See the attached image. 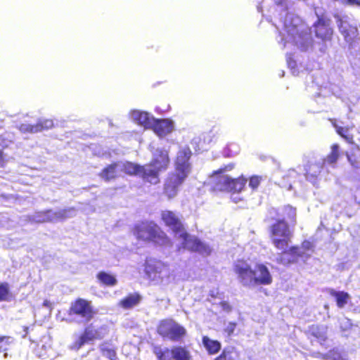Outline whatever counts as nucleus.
I'll return each mask as SVG.
<instances>
[{
    "mask_svg": "<svg viewBox=\"0 0 360 360\" xmlns=\"http://www.w3.org/2000/svg\"><path fill=\"white\" fill-rule=\"evenodd\" d=\"M296 210L290 205L285 206L281 212L279 210L271 207L268 210L264 218L265 222H272L269 226V236L274 247L282 250L288 247L292 237L288 221L292 224L296 223Z\"/></svg>",
    "mask_w": 360,
    "mask_h": 360,
    "instance_id": "1",
    "label": "nucleus"
},
{
    "mask_svg": "<svg viewBox=\"0 0 360 360\" xmlns=\"http://www.w3.org/2000/svg\"><path fill=\"white\" fill-rule=\"evenodd\" d=\"M192 151L188 146L181 148L174 161V171L168 174L165 180L163 193L168 198H174L180 186L184 184L191 171L190 159Z\"/></svg>",
    "mask_w": 360,
    "mask_h": 360,
    "instance_id": "2",
    "label": "nucleus"
},
{
    "mask_svg": "<svg viewBox=\"0 0 360 360\" xmlns=\"http://www.w3.org/2000/svg\"><path fill=\"white\" fill-rule=\"evenodd\" d=\"M233 271L244 286L269 285L273 282L268 267L262 263L257 264L255 269H252L247 260L239 259L233 264Z\"/></svg>",
    "mask_w": 360,
    "mask_h": 360,
    "instance_id": "3",
    "label": "nucleus"
},
{
    "mask_svg": "<svg viewBox=\"0 0 360 360\" xmlns=\"http://www.w3.org/2000/svg\"><path fill=\"white\" fill-rule=\"evenodd\" d=\"M131 232L139 240L150 242L158 245L170 243L167 233L153 221H141L134 224Z\"/></svg>",
    "mask_w": 360,
    "mask_h": 360,
    "instance_id": "4",
    "label": "nucleus"
},
{
    "mask_svg": "<svg viewBox=\"0 0 360 360\" xmlns=\"http://www.w3.org/2000/svg\"><path fill=\"white\" fill-rule=\"evenodd\" d=\"M170 162L168 150L165 148L155 149L152 153L150 162L144 165L148 184L150 185L158 184L160 182V173L169 169Z\"/></svg>",
    "mask_w": 360,
    "mask_h": 360,
    "instance_id": "5",
    "label": "nucleus"
},
{
    "mask_svg": "<svg viewBox=\"0 0 360 360\" xmlns=\"http://www.w3.org/2000/svg\"><path fill=\"white\" fill-rule=\"evenodd\" d=\"M157 333L163 339L179 342L186 335V328L173 319H164L157 326Z\"/></svg>",
    "mask_w": 360,
    "mask_h": 360,
    "instance_id": "6",
    "label": "nucleus"
},
{
    "mask_svg": "<svg viewBox=\"0 0 360 360\" xmlns=\"http://www.w3.org/2000/svg\"><path fill=\"white\" fill-rule=\"evenodd\" d=\"M68 314L72 317H79L86 322L90 321L96 314L91 302L83 298H77L71 302Z\"/></svg>",
    "mask_w": 360,
    "mask_h": 360,
    "instance_id": "7",
    "label": "nucleus"
},
{
    "mask_svg": "<svg viewBox=\"0 0 360 360\" xmlns=\"http://www.w3.org/2000/svg\"><path fill=\"white\" fill-rule=\"evenodd\" d=\"M153 353L158 360H192L191 352L186 347L179 345L165 349L155 347Z\"/></svg>",
    "mask_w": 360,
    "mask_h": 360,
    "instance_id": "8",
    "label": "nucleus"
},
{
    "mask_svg": "<svg viewBox=\"0 0 360 360\" xmlns=\"http://www.w3.org/2000/svg\"><path fill=\"white\" fill-rule=\"evenodd\" d=\"M160 219L165 226L170 229L173 233H179V237L186 242L189 238V233L184 229L181 219L172 210H163L160 214Z\"/></svg>",
    "mask_w": 360,
    "mask_h": 360,
    "instance_id": "9",
    "label": "nucleus"
},
{
    "mask_svg": "<svg viewBox=\"0 0 360 360\" xmlns=\"http://www.w3.org/2000/svg\"><path fill=\"white\" fill-rule=\"evenodd\" d=\"M246 184L247 179L243 175L237 178H231L226 176L218 181V184H219V189L220 191L233 194L239 193L243 191Z\"/></svg>",
    "mask_w": 360,
    "mask_h": 360,
    "instance_id": "10",
    "label": "nucleus"
},
{
    "mask_svg": "<svg viewBox=\"0 0 360 360\" xmlns=\"http://www.w3.org/2000/svg\"><path fill=\"white\" fill-rule=\"evenodd\" d=\"M54 127V122L52 119H39L34 124L28 123H21L18 126V129L22 133L35 134L47 131Z\"/></svg>",
    "mask_w": 360,
    "mask_h": 360,
    "instance_id": "11",
    "label": "nucleus"
},
{
    "mask_svg": "<svg viewBox=\"0 0 360 360\" xmlns=\"http://www.w3.org/2000/svg\"><path fill=\"white\" fill-rule=\"evenodd\" d=\"M303 256L304 253L300 250V247L293 245L282 251L277 261L279 264L288 266L297 263L299 259Z\"/></svg>",
    "mask_w": 360,
    "mask_h": 360,
    "instance_id": "12",
    "label": "nucleus"
},
{
    "mask_svg": "<svg viewBox=\"0 0 360 360\" xmlns=\"http://www.w3.org/2000/svg\"><path fill=\"white\" fill-rule=\"evenodd\" d=\"M103 337L104 335L98 329L96 328L92 324H89L84 328L82 333L75 342V345L77 348H80L86 343L93 342L96 340H101Z\"/></svg>",
    "mask_w": 360,
    "mask_h": 360,
    "instance_id": "13",
    "label": "nucleus"
},
{
    "mask_svg": "<svg viewBox=\"0 0 360 360\" xmlns=\"http://www.w3.org/2000/svg\"><path fill=\"white\" fill-rule=\"evenodd\" d=\"M338 27L345 40L349 45H353L360 40L356 26L350 25L348 22L340 20Z\"/></svg>",
    "mask_w": 360,
    "mask_h": 360,
    "instance_id": "14",
    "label": "nucleus"
},
{
    "mask_svg": "<svg viewBox=\"0 0 360 360\" xmlns=\"http://www.w3.org/2000/svg\"><path fill=\"white\" fill-rule=\"evenodd\" d=\"M75 211V208L68 207L53 212L51 210H46L41 212L43 216V222H49L53 221H63L72 217V213Z\"/></svg>",
    "mask_w": 360,
    "mask_h": 360,
    "instance_id": "15",
    "label": "nucleus"
},
{
    "mask_svg": "<svg viewBox=\"0 0 360 360\" xmlns=\"http://www.w3.org/2000/svg\"><path fill=\"white\" fill-rule=\"evenodd\" d=\"M122 172L129 176H139L144 183L148 184V180L144 165H141L132 162H125L122 168Z\"/></svg>",
    "mask_w": 360,
    "mask_h": 360,
    "instance_id": "16",
    "label": "nucleus"
},
{
    "mask_svg": "<svg viewBox=\"0 0 360 360\" xmlns=\"http://www.w3.org/2000/svg\"><path fill=\"white\" fill-rule=\"evenodd\" d=\"M153 131L160 136H163L172 131L173 123L169 120L166 119H157L154 118L151 128Z\"/></svg>",
    "mask_w": 360,
    "mask_h": 360,
    "instance_id": "17",
    "label": "nucleus"
},
{
    "mask_svg": "<svg viewBox=\"0 0 360 360\" xmlns=\"http://www.w3.org/2000/svg\"><path fill=\"white\" fill-rule=\"evenodd\" d=\"M184 241V244L191 252H197L200 254L208 255L211 253V248L209 245L203 243L197 238H191L190 236L186 242Z\"/></svg>",
    "mask_w": 360,
    "mask_h": 360,
    "instance_id": "18",
    "label": "nucleus"
},
{
    "mask_svg": "<svg viewBox=\"0 0 360 360\" xmlns=\"http://www.w3.org/2000/svg\"><path fill=\"white\" fill-rule=\"evenodd\" d=\"M119 163L113 162L107 165L99 172L98 176L106 182L116 179L119 176Z\"/></svg>",
    "mask_w": 360,
    "mask_h": 360,
    "instance_id": "19",
    "label": "nucleus"
},
{
    "mask_svg": "<svg viewBox=\"0 0 360 360\" xmlns=\"http://www.w3.org/2000/svg\"><path fill=\"white\" fill-rule=\"evenodd\" d=\"M316 36L322 40H330L333 35V30L329 24L323 20H319L315 25Z\"/></svg>",
    "mask_w": 360,
    "mask_h": 360,
    "instance_id": "20",
    "label": "nucleus"
},
{
    "mask_svg": "<svg viewBox=\"0 0 360 360\" xmlns=\"http://www.w3.org/2000/svg\"><path fill=\"white\" fill-rule=\"evenodd\" d=\"M141 299V295L139 292L130 293L119 302L118 306L124 309H129L137 306Z\"/></svg>",
    "mask_w": 360,
    "mask_h": 360,
    "instance_id": "21",
    "label": "nucleus"
},
{
    "mask_svg": "<svg viewBox=\"0 0 360 360\" xmlns=\"http://www.w3.org/2000/svg\"><path fill=\"white\" fill-rule=\"evenodd\" d=\"M134 120L140 126L145 129H150L153 125L154 117H151L146 112L135 111L133 113Z\"/></svg>",
    "mask_w": 360,
    "mask_h": 360,
    "instance_id": "22",
    "label": "nucleus"
},
{
    "mask_svg": "<svg viewBox=\"0 0 360 360\" xmlns=\"http://www.w3.org/2000/svg\"><path fill=\"white\" fill-rule=\"evenodd\" d=\"M328 292L335 298L338 308L345 307L351 298L350 295L345 291H336L334 289L330 288L328 290Z\"/></svg>",
    "mask_w": 360,
    "mask_h": 360,
    "instance_id": "23",
    "label": "nucleus"
},
{
    "mask_svg": "<svg viewBox=\"0 0 360 360\" xmlns=\"http://www.w3.org/2000/svg\"><path fill=\"white\" fill-rule=\"evenodd\" d=\"M333 126L335 129L336 133L344 139L348 143H354V135L350 133V130L354 127L353 126L340 127L335 122L333 123Z\"/></svg>",
    "mask_w": 360,
    "mask_h": 360,
    "instance_id": "24",
    "label": "nucleus"
},
{
    "mask_svg": "<svg viewBox=\"0 0 360 360\" xmlns=\"http://www.w3.org/2000/svg\"><path fill=\"white\" fill-rule=\"evenodd\" d=\"M202 342L210 355L216 354L221 350V345L218 340H211L207 336H203Z\"/></svg>",
    "mask_w": 360,
    "mask_h": 360,
    "instance_id": "25",
    "label": "nucleus"
},
{
    "mask_svg": "<svg viewBox=\"0 0 360 360\" xmlns=\"http://www.w3.org/2000/svg\"><path fill=\"white\" fill-rule=\"evenodd\" d=\"M96 278L102 285L105 286H114L117 283L116 278L113 275L103 271H99L96 274Z\"/></svg>",
    "mask_w": 360,
    "mask_h": 360,
    "instance_id": "26",
    "label": "nucleus"
},
{
    "mask_svg": "<svg viewBox=\"0 0 360 360\" xmlns=\"http://www.w3.org/2000/svg\"><path fill=\"white\" fill-rule=\"evenodd\" d=\"M13 298L10 285L7 282L0 283V302H8Z\"/></svg>",
    "mask_w": 360,
    "mask_h": 360,
    "instance_id": "27",
    "label": "nucleus"
},
{
    "mask_svg": "<svg viewBox=\"0 0 360 360\" xmlns=\"http://www.w3.org/2000/svg\"><path fill=\"white\" fill-rule=\"evenodd\" d=\"M100 350L101 354L109 360H117V354L116 349L110 347L106 342L102 343L100 345Z\"/></svg>",
    "mask_w": 360,
    "mask_h": 360,
    "instance_id": "28",
    "label": "nucleus"
},
{
    "mask_svg": "<svg viewBox=\"0 0 360 360\" xmlns=\"http://www.w3.org/2000/svg\"><path fill=\"white\" fill-rule=\"evenodd\" d=\"M339 158V145L333 143L331 146V150L327 156V162L329 164H334L338 161Z\"/></svg>",
    "mask_w": 360,
    "mask_h": 360,
    "instance_id": "29",
    "label": "nucleus"
},
{
    "mask_svg": "<svg viewBox=\"0 0 360 360\" xmlns=\"http://www.w3.org/2000/svg\"><path fill=\"white\" fill-rule=\"evenodd\" d=\"M263 180L264 177L262 176L252 175L249 178V187L252 191H255L257 190Z\"/></svg>",
    "mask_w": 360,
    "mask_h": 360,
    "instance_id": "30",
    "label": "nucleus"
},
{
    "mask_svg": "<svg viewBox=\"0 0 360 360\" xmlns=\"http://www.w3.org/2000/svg\"><path fill=\"white\" fill-rule=\"evenodd\" d=\"M231 350L225 348L222 350L221 354L215 357L213 360H233L231 356Z\"/></svg>",
    "mask_w": 360,
    "mask_h": 360,
    "instance_id": "31",
    "label": "nucleus"
},
{
    "mask_svg": "<svg viewBox=\"0 0 360 360\" xmlns=\"http://www.w3.org/2000/svg\"><path fill=\"white\" fill-rule=\"evenodd\" d=\"M236 325L235 322H230L224 329L225 333H226L229 336L231 335L236 328Z\"/></svg>",
    "mask_w": 360,
    "mask_h": 360,
    "instance_id": "32",
    "label": "nucleus"
},
{
    "mask_svg": "<svg viewBox=\"0 0 360 360\" xmlns=\"http://www.w3.org/2000/svg\"><path fill=\"white\" fill-rule=\"evenodd\" d=\"M10 338H11L9 336H0V352L6 350V348L3 347L2 344L4 343L5 345H8Z\"/></svg>",
    "mask_w": 360,
    "mask_h": 360,
    "instance_id": "33",
    "label": "nucleus"
},
{
    "mask_svg": "<svg viewBox=\"0 0 360 360\" xmlns=\"http://www.w3.org/2000/svg\"><path fill=\"white\" fill-rule=\"evenodd\" d=\"M219 305L221 307V309L226 312H229L232 310V307L227 301L220 302Z\"/></svg>",
    "mask_w": 360,
    "mask_h": 360,
    "instance_id": "34",
    "label": "nucleus"
},
{
    "mask_svg": "<svg viewBox=\"0 0 360 360\" xmlns=\"http://www.w3.org/2000/svg\"><path fill=\"white\" fill-rule=\"evenodd\" d=\"M234 167H235V165L233 163H230V164L226 165L223 167L220 168L217 171V173H222L225 171H231L234 168Z\"/></svg>",
    "mask_w": 360,
    "mask_h": 360,
    "instance_id": "35",
    "label": "nucleus"
},
{
    "mask_svg": "<svg viewBox=\"0 0 360 360\" xmlns=\"http://www.w3.org/2000/svg\"><path fill=\"white\" fill-rule=\"evenodd\" d=\"M7 162L4 151L0 149V167H4Z\"/></svg>",
    "mask_w": 360,
    "mask_h": 360,
    "instance_id": "36",
    "label": "nucleus"
},
{
    "mask_svg": "<svg viewBox=\"0 0 360 360\" xmlns=\"http://www.w3.org/2000/svg\"><path fill=\"white\" fill-rule=\"evenodd\" d=\"M302 247L304 249H311L312 248V244L311 242L308 241V240H304L302 243Z\"/></svg>",
    "mask_w": 360,
    "mask_h": 360,
    "instance_id": "37",
    "label": "nucleus"
},
{
    "mask_svg": "<svg viewBox=\"0 0 360 360\" xmlns=\"http://www.w3.org/2000/svg\"><path fill=\"white\" fill-rule=\"evenodd\" d=\"M347 160H348V161L350 162V164H351L353 167H358V164H357V162H356L355 160H352L351 156H350L348 153H347Z\"/></svg>",
    "mask_w": 360,
    "mask_h": 360,
    "instance_id": "38",
    "label": "nucleus"
},
{
    "mask_svg": "<svg viewBox=\"0 0 360 360\" xmlns=\"http://www.w3.org/2000/svg\"><path fill=\"white\" fill-rule=\"evenodd\" d=\"M51 303L49 300H45L43 302V306L51 308Z\"/></svg>",
    "mask_w": 360,
    "mask_h": 360,
    "instance_id": "39",
    "label": "nucleus"
},
{
    "mask_svg": "<svg viewBox=\"0 0 360 360\" xmlns=\"http://www.w3.org/2000/svg\"><path fill=\"white\" fill-rule=\"evenodd\" d=\"M274 1L276 4L281 5L285 0H274Z\"/></svg>",
    "mask_w": 360,
    "mask_h": 360,
    "instance_id": "40",
    "label": "nucleus"
}]
</instances>
